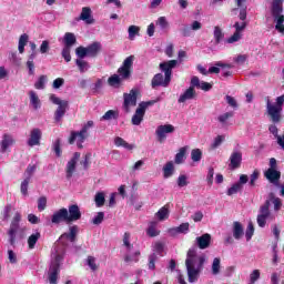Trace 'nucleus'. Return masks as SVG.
<instances>
[{"label":"nucleus","instance_id":"obj_1","mask_svg":"<svg viewBox=\"0 0 284 284\" xmlns=\"http://www.w3.org/2000/svg\"><path fill=\"white\" fill-rule=\"evenodd\" d=\"M205 265V255H199L196 248H190L186 254L185 267L189 283H196Z\"/></svg>","mask_w":284,"mask_h":284},{"label":"nucleus","instance_id":"obj_2","mask_svg":"<svg viewBox=\"0 0 284 284\" xmlns=\"http://www.w3.org/2000/svg\"><path fill=\"white\" fill-rule=\"evenodd\" d=\"M61 265H63V251L61 247L55 246L51 253V262L47 272L49 284L59 283V274H61Z\"/></svg>","mask_w":284,"mask_h":284},{"label":"nucleus","instance_id":"obj_3","mask_svg":"<svg viewBox=\"0 0 284 284\" xmlns=\"http://www.w3.org/2000/svg\"><path fill=\"white\" fill-rule=\"evenodd\" d=\"M176 63H179L176 60L160 63V70L164 72V78L161 73H156L151 81L153 89L159 87L168 88L170 85V81H172V70L176 68Z\"/></svg>","mask_w":284,"mask_h":284},{"label":"nucleus","instance_id":"obj_4","mask_svg":"<svg viewBox=\"0 0 284 284\" xmlns=\"http://www.w3.org/2000/svg\"><path fill=\"white\" fill-rule=\"evenodd\" d=\"M273 203L275 212H278L281 210V206L283 203L278 197L274 195V193L268 194V199L265 201V203L260 207V213L257 215V225L258 227H265L267 224V221H271L274 219L272 216V213L270 212V205Z\"/></svg>","mask_w":284,"mask_h":284},{"label":"nucleus","instance_id":"obj_5","mask_svg":"<svg viewBox=\"0 0 284 284\" xmlns=\"http://www.w3.org/2000/svg\"><path fill=\"white\" fill-rule=\"evenodd\" d=\"M130 233L125 232L123 235V247H124V263H139V256H141V251L134 250V245L130 243Z\"/></svg>","mask_w":284,"mask_h":284},{"label":"nucleus","instance_id":"obj_6","mask_svg":"<svg viewBox=\"0 0 284 284\" xmlns=\"http://www.w3.org/2000/svg\"><path fill=\"white\" fill-rule=\"evenodd\" d=\"M154 103H156V100L140 102L138 109L135 110V113L131 119L132 125H139L140 123H143V116H145V111L150 106L154 105Z\"/></svg>","mask_w":284,"mask_h":284},{"label":"nucleus","instance_id":"obj_7","mask_svg":"<svg viewBox=\"0 0 284 284\" xmlns=\"http://www.w3.org/2000/svg\"><path fill=\"white\" fill-rule=\"evenodd\" d=\"M50 101L58 105V109L54 112V120L57 122L61 121L65 116V111L68 110L69 102L68 100H60L55 94L50 95Z\"/></svg>","mask_w":284,"mask_h":284},{"label":"nucleus","instance_id":"obj_8","mask_svg":"<svg viewBox=\"0 0 284 284\" xmlns=\"http://www.w3.org/2000/svg\"><path fill=\"white\" fill-rule=\"evenodd\" d=\"M134 65V55H129L118 69V75L122 78V81H128L132 77V68Z\"/></svg>","mask_w":284,"mask_h":284},{"label":"nucleus","instance_id":"obj_9","mask_svg":"<svg viewBox=\"0 0 284 284\" xmlns=\"http://www.w3.org/2000/svg\"><path fill=\"white\" fill-rule=\"evenodd\" d=\"M138 95L139 91L136 89H132L129 93L123 94V110L126 114L130 113V108H135Z\"/></svg>","mask_w":284,"mask_h":284},{"label":"nucleus","instance_id":"obj_10","mask_svg":"<svg viewBox=\"0 0 284 284\" xmlns=\"http://www.w3.org/2000/svg\"><path fill=\"white\" fill-rule=\"evenodd\" d=\"M79 159H81V153L75 152L67 163L65 176L69 181L74 176V172H77V163H79Z\"/></svg>","mask_w":284,"mask_h":284},{"label":"nucleus","instance_id":"obj_11","mask_svg":"<svg viewBox=\"0 0 284 284\" xmlns=\"http://www.w3.org/2000/svg\"><path fill=\"white\" fill-rule=\"evenodd\" d=\"M174 130H175L174 125H172V124L159 125L155 130L158 141L160 143H163V141H165V139H168V134L174 133Z\"/></svg>","mask_w":284,"mask_h":284},{"label":"nucleus","instance_id":"obj_12","mask_svg":"<svg viewBox=\"0 0 284 284\" xmlns=\"http://www.w3.org/2000/svg\"><path fill=\"white\" fill-rule=\"evenodd\" d=\"M229 161L230 170H239V168H241V163H243V153L239 150L233 151L230 155Z\"/></svg>","mask_w":284,"mask_h":284},{"label":"nucleus","instance_id":"obj_13","mask_svg":"<svg viewBox=\"0 0 284 284\" xmlns=\"http://www.w3.org/2000/svg\"><path fill=\"white\" fill-rule=\"evenodd\" d=\"M67 217H68V223H74L77 221H80L81 209H79V205L77 204L69 205V209L67 210Z\"/></svg>","mask_w":284,"mask_h":284},{"label":"nucleus","instance_id":"obj_14","mask_svg":"<svg viewBox=\"0 0 284 284\" xmlns=\"http://www.w3.org/2000/svg\"><path fill=\"white\" fill-rule=\"evenodd\" d=\"M70 223L68 222V209L63 207L58 210L57 212L53 213L51 217V223L54 225H59V223Z\"/></svg>","mask_w":284,"mask_h":284},{"label":"nucleus","instance_id":"obj_15","mask_svg":"<svg viewBox=\"0 0 284 284\" xmlns=\"http://www.w3.org/2000/svg\"><path fill=\"white\" fill-rule=\"evenodd\" d=\"M14 143H17V141L14 140V136H12V134L10 133H4L2 135V140L0 141V152H2V154H6V151L9 148H12Z\"/></svg>","mask_w":284,"mask_h":284},{"label":"nucleus","instance_id":"obj_16","mask_svg":"<svg viewBox=\"0 0 284 284\" xmlns=\"http://www.w3.org/2000/svg\"><path fill=\"white\" fill-rule=\"evenodd\" d=\"M41 136H43L41 129H32L29 140L27 142L29 148H34V145H41Z\"/></svg>","mask_w":284,"mask_h":284},{"label":"nucleus","instance_id":"obj_17","mask_svg":"<svg viewBox=\"0 0 284 284\" xmlns=\"http://www.w3.org/2000/svg\"><path fill=\"white\" fill-rule=\"evenodd\" d=\"M85 139H88V135L81 133L80 131H72L71 136L69 138L70 145H74V141H77V146L79 150L83 149V143L85 142Z\"/></svg>","mask_w":284,"mask_h":284},{"label":"nucleus","instance_id":"obj_18","mask_svg":"<svg viewBox=\"0 0 284 284\" xmlns=\"http://www.w3.org/2000/svg\"><path fill=\"white\" fill-rule=\"evenodd\" d=\"M271 13L274 20L284 19L282 0H273L272 7H271Z\"/></svg>","mask_w":284,"mask_h":284},{"label":"nucleus","instance_id":"obj_19","mask_svg":"<svg viewBox=\"0 0 284 284\" xmlns=\"http://www.w3.org/2000/svg\"><path fill=\"white\" fill-rule=\"evenodd\" d=\"M196 90L192 87H189L178 99V103H186V101H193L196 99Z\"/></svg>","mask_w":284,"mask_h":284},{"label":"nucleus","instance_id":"obj_20","mask_svg":"<svg viewBox=\"0 0 284 284\" xmlns=\"http://www.w3.org/2000/svg\"><path fill=\"white\" fill-rule=\"evenodd\" d=\"M235 3L237 8L232 9V12H236V10H240V20L245 21L247 19V0H235Z\"/></svg>","mask_w":284,"mask_h":284},{"label":"nucleus","instance_id":"obj_21","mask_svg":"<svg viewBox=\"0 0 284 284\" xmlns=\"http://www.w3.org/2000/svg\"><path fill=\"white\" fill-rule=\"evenodd\" d=\"M212 241V235L205 233L195 239V243L200 250H207L210 247V243Z\"/></svg>","mask_w":284,"mask_h":284},{"label":"nucleus","instance_id":"obj_22","mask_svg":"<svg viewBox=\"0 0 284 284\" xmlns=\"http://www.w3.org/2000/svg\"><path fill=\"white\" fill-rule=\"evenodd\" d=\"M265 178L270 183H273V185L278 186V181L281 180V173L276 169H268L265 172Z\"/></svg>","mask_w":284,"mask_h":284},{"label":"nucleus","instance_id":"obj_23","mask_svg":"<svg viewBox=\"0 0 284 284\" xmlns=\"http://www.w3.org/2000/svg\"><path fill=\"white\" fill-rule=\"evenodd\" d=\"M233 239L235 241H241L243 236L245 235V229H243V224L241 222H233Z\"/></svg>","mask_w":284,"mask_h":284},{"label":"nucleus","instance_id":"obj_24","mask_svg":"<svg viewBox=\"0 0 284 284\" xmlns=\"http://www.w3.org/2000/svg\"><path fill=\"white\" fill-rule=\"evenodd\" d=\"M80 21H84L89 26L94 23V18H92V9L90 7H83L80 14Z\"/></svg>","mask_w":284,"mask_h":284},{"label":"nucleus","instance_id":"obj_25","mask_svg":"<svg viewBox=\"0 0 284 284\" xmlns=\"http://www.w3.org/2000/svg\"><path fill=\"white\" fill-rule=\"evenodd\" d=\"M190 232V223H182L180 226L169 230L171 236H176V234H187Z\"/></svg>","mask_w":284,"mask_h":284},{"label":"nucleus","instance_id":"obj_26","mask_svg":"<svg viewBox=\"0 0 284 284\" xmlns=\"http://www.w3.org/2000/svg\"><path fill=\"white\" fill-rule=\"evenodd\" d=\"M101 52V42H93L87 47L88 57L94 59Z\"/></svg>","mask_w":284,"mask_h":284},{"label":"nucleus","instance_id":"obj_27","mask_svg":"<svg viewBox=\"0 0 284 284\" xmlns=\"http://www.w3.org/2000/svg\"><path fill=\"white\" fill-rule=\"evenodd\" d=\"M77 234H79V226L72 225L69 227L68 233L61 235V239H68L71 243H74V241H77Z\"/></svg>","mask_w":284,"mask_h":284},{"label":"nucleus","instance_id":"obj_28","mask_svg":"<svg viewBox=\"0 0 284 284\" xmlns=\"http://www.w3.org/2000/svg\"><path fill=\"white\" fill-rule=\"evenodd\" d=\"M28 41H30V36L28 33H23L20 36L18 41V51L20 54L26 52V47L28 45Z\"/></svg>","mask_w":284,"mask_h":284},{"label":"nucleus","instance_id":"obj_29","mask_svg":"<svg viewBox=\"0 0 284 284\" xmlns=\"http://www.w3.org/2000/svg\"><path fill=\"white\" fill-rule=\"evenodd\" d=\"M30 105H32L33 110H40L41 108V99L34 91H29Z\"/></svg>","mask_w":284,"mask_h":284},{"label":"nucleus","instance_id":"obj_30","mask_svg":"<svg viewBox=\"0 0 284 284\" xmlns=\"http://www.w3.org/2000/svg\"><path fill=\"white\" fill-rule=\"evenodd\" d=\"M64 48H72L77 43V36L72 32H67L63 38Z\"/></svg>","mask_w":284,"mask_h":284},{"label":"nucleus","instance_id":"obj_31","mask_svg":"<svg viewBox=\"0 0 284 284\" xmlns=\"http://www.w3.org/2000/svg\"><path fill=\"white\" fill-rule=\"evenodd\" d=\"M155 216L158 221H166V219H170V209L168 205H164L161 207L156 213Z\"/></svg>","mask_w":284,"mask_h":284},{"label":"nucleus","instance_id":"obj_32","mask_svg":"<svg viewBox=\"0 0 284 284\" xmlns=\"http://www.w3.org/2000/svg\"><path fill=\"white\" fill-rule=\"evenodd\" d=\"M213 37H214L216 45H219V43H221V41H223V39H225V33L223 32V29H221V27L215 26L214 30H213Z\"/></svg>","mask_w":284,"mask_h":284},{"label":"nucleus","instance_id":"obj_33","mask_svg":"<svg viewBox=\"0 0 284 284\" xmlns=\"http://www.w3.org/2000/svg\"><path fill=\"white\" fill-rule=\"evenodd\" d=\"M108 83L111 88H121L123 80L119 74H113L108 79Z\"/></svg>","mask_w":284,"mask_h":284},{"label":"nucleus","instance_id":"obj_34","mask_svg":"<svg viewBox=\"0 0 284 284\" xmlns=\"http://www.w3.org/2000/svg\"><path fill=\"white\" fill-rule=\"evenodd\" d=\"M211 273L213 276H219L221 274V258L214 257L211 265Z\"/></svg>","mask_w":284,"mask_h":284},{"label":"nucleus","instance_id":"obj_35","mask_svg":"<svg viewBox=\"0 0 284 284\" xmlns=\"http://www.w3.org/2000/svg\"><path fill=\"white\" fill-rule=\"evenodd\" d=\"M174 174V162L170 161L163 166L164 179H170Z\"/></svg>","mask_w":284,"mask_h":284},{"label":"nucleus","instance_id":"obj_36","mask_svg":"<svg viewBox=\"0 0 284 284\" xmlns=\"http://www.w3.org/2000/svg\"><path fill=\"white\" fill-rule=\"evenodd\" d=\"M39 239H41V233L38 231L29 236L28 239L29 250H34Z\"/></svg>","mask_w":284,"mask_h":284},{"label":"nucleus","instance_id":"obj_37","mask_svg":"<svg viewBox=\"0 0 284 284\" xmlns=\"http://www.w3.org/2000/svg\"><path fill=\"white\" fill-rule=\"evenodd\" d=\"M116 148H124L125 150H134V144L128 143L123 138L116 136L114 139Z\"/></svg>","mask_w":284,"mask_h":284},{"label":"nucleus","instance_id":"obj_38","mask_svg":"<svg viewBox=\"0 0 284 284\" xmlns=\"http://www.w3.org/2000/svg\"><path fill=\"white\" fill-rule=\"evenodd\" d=\"M232 116H234V112H232V111L225 112L217 116V121H219V123H221L222 128H225V125H227V121H230V119H232Z\"/></svg>","mask_w":284,"mask_h":284},{"label":"nucleus","instance_id":"obj_39","mask_svg":"<svg viewBox=\"0 0 284 284\" xmlns=\"http://www.w3.org/2000/svg\"><path fill=\"white\" fill-rule=\"evenodd\" d=\"M216 67H211L209 69V74H219V72H221L220 68H227V70H231L232 64H227V63H223V62H217L215 64Z\"/></svg>","mask_w":284,"mask_h":284},{"label":"nucleus","instance_id":"obj_40","mask_svg":"<svg viewBox=\"0 0 284 284\" xmlns=\"http://www.w3.org/2000/svg\"><path fill=\"white\" fill-rule=\"evenodd\" d=\"M75 65L78 67V70L81 72V74L88 72L90 70V63L85 60L77 59Z\"/></svg>","mask_w":284,"mask_h":284},{"label":"nucleus","instance_id":"obj_41","mask_svg":"<svg viewBox=\"0 0 284 284\" xmlns=\"http://www.w3.org/2000/svg\"><path fill=\"white\" fill-rule=\"evenodd\" d=\"M185 152H187V149L185 146H183L175 154L174 161H175L176 165H181V163H183V161H185Z\"/></svg>","mask_w":284,"mask_h":284},{"label":"nucleus","instance_id":"obj_42","mask_svg":"<svg viewBox=\"0 0 284 284\" xmlns=\"http://www.w3.org/2000/svg\"><path fill=\"white\" fill-rule=\"evenodd\" d=\"M139 32H141V28H139L136 26H130L128 29L130 41H134V39H136V37H139Z\"/></svg>","mask_w":284,"mask_h":284},{"label":"nucleus","instance_id":"obj_43","mask_svg":"<svg viewBox=\"0 0 284 284\" xmlns=\"http://www.w3.org/2000/svg\"><path fill=\"white\" fill-rule=\"evenodd\" d=\"M20 222H21V213L16 212L9 230L19 232V223Z\"/></svg>","mask_w":284,"mask_h":284},{"label":"nucleus","instance_id":"obj_44","mask_svg":"<svg viewBox=\"0 0 284 284\" xmlns=\"http://www.w3.org/2000/svg\"><path fill=\"white\" fill-rule=\"evenodd\" d=\"M112 119H119V112L109 110L101 116V121H112Z\"/></svg>","mask_w":284,"mask_h":284},{"label":"nucleus","instance_id":"obj_45","mask_svg":"<svg viewBox=\"0 0 284 284\" xmlns=\"http://www.w3.org/2000/svg\"><path fill=\"white\" fill-rule=\"evenodd\" d=\"M191 159L193 163H199L203 159V152L201 149H193L191 151Z\"/></svg>","mask_w":284,"mask_h":284},{"label":"nucleus","instance_id":"obj_46","mask_svg":"<svg viewBox=\"0 0 284 284\" xmlns=\"http://www.w3.org/2000/svg\"><path fill=\"white\" fill-rule=\"evenodd\" d=\"M239 192H243V185L235 183L227 190L226 194L227 196H234V194H239Z\"/></svg>","mask_w":284,"mask_h":284},{"label":"nucleus","instance_id":"obj_47","mask_svg":"<svg viewBox=\"0 0 284 284\" xmlns=\"http://www.w3.org/2000/svg\"><path fill=\"white\" fill-rule=\"evenodd\" d=\"M45 83H48V77L40 75L38 81L34 83L36 90H45Z\"/></svg>","mask_w":284,"mask_h":284},{"label":"nucleus","instance_id":"obj_48","mask_svg":"<svg viewBox=\"0 0 284 284\" xmlns=\"http://www.w3.org/2000/svg\"><path fill=\"white\" fill-rule=\"evenodd\" d=\"M94 202L97 207H103L105 205V194L103 192H99L95 194Z\"/></svg>","mask_w":284,"mask_h":284},{"label":"nucleus","instance_id":"obj_49","mask_svg":"<svg viewBox=\"0 0 284 284\" xmlns=\"http://www.w3.org/2000/svg\"><path fill=\"white\" fill-rule=\"evenodd\" d=\"M146 234L151 237L159 236V234H161V232L156 230V222L150 223Z\"/></svg>","mask_w":284,"mask_h":284},{"label":"nucleus","instance_id":"obj_50","mask_svg":"<svg viewBox=\"0 0 284 284\" xmlns=\"http://www.w3.org/2000/svg\"><path fill=\"white\" fill-rule=\"evenodd\" d=\"M34 172H37V164H29L27 170L24 171V179L27 181H30V179H32V175L34 174Z\"/></svg>","mask_w":284,"mask_h":284},{"label":"nucleus","instance_id":"obj_51","mask_svg":"<svg viewBox=\"0 0 284 284\" xmlns=\"http://www.w3.org/2000/svg\"><path fill=\"white\" fill-rule=\"evenodd\" d=\"M87 265L92 270V272H97L99 270V266L97 265V258L94 256H88L87 257Z\"/></svg>","mask_w":284,"mask_h":284},{"label":"nucleus","instance_id":"obj_52","mask_svg":"<svg viewBox=\"0 0 284 284\" xmlns=\"http://www.w3.org/2000/svg\"><path fill=\"white\" fill-rule=\"evenodd\" d=\"M75 54L78 57V59H85V57H88V48L87 47H78L75 49Z\"/></svg>","mask_w":284,"mask_h":284},{"label":"nucleus","instance_id":"obj_53","mask_svg":"<svg viewBox=\"0 0 284 284\" xmlns=\"http://www.w3.org/2000/svg\"><path fill=\"white\" fill-rule=\"evenodd\" d=\"M19 231H14V230H10L8 231V236H9V243L10 245H12V247H14V245H17V233Z\"/></svg>","mask_w":284,"mask_h":284},{"label":"nucleus","instance_id":"obj_54","mask_svg":"<svg viewBox=\"0 0 284 284\" xmlns=\"http://www.w3.org/2000/svg\"><path fill=\"white\" fill-rule=\"evenodd\" d=\"M72 48L70 47H63L62 49V57L64 58V61H67V63H70V61H72V55L70 54Z\"/></svg>","mask_w":284,"mask_h":284},{"label":"nucleus","instance_id":"obj_55","mask_svg":"<svg viewBox=\"0 0 284 284\" xmlns=\"http://www.w3.org/2000/svg\"><path fill=\"white\" fill-rule=\"evenodd\" d=\"M252 236H254V224L250 222L245 231L246 241H252Z\"/></svg>","mask_w":284,"mask_h":284},{"label":"nucleus","instance_id":"obj_56","mask_svg":"<svg viewBox=\"0 0 284 284\" xmlns=\"http://www.w3.org/2000/svg\"><path fill=\"white\" fill-rule=\"evenodd\" d=\"M241 39H242V34L240 32H234L233 36H231L225 40V43H229V44L236 43L241 41Z\"/></svg>","mask_w":284,"mask_h":284},{"label":"nucleus","instance_id":"obj_57","mask_svg":"<svg viewBox=\"0 0 284 284\" xmlns=\"http://www.w3.org/2000/svg\"><path fill=\"white\" fill-rule=\"evenodd\" d=\"M156 26H160L161 30H168L170 28V22L165 17H160L156 21Z\"/></svg>","mask_w":284,"mask_h":284},{"label":"nucleus","instance_id":"obj_58","mask_svg":"<svg viewBox=\"0 0 284 284\" xmlns=\"http://www.w3.org/2000/svg\"><path fill=\"white\" fill-rule=\"evenodd\" d=\"M48 207V199L45 196H41L38 200V210L39 212H43Z\"/></svg>","mask_w":284,"mask_h":284},{"label":"nucleus","instance_id":"obj_59","mask_svg":"<svg viewBox=\"0 0 284 284\" xmlns=\"http://www.w3.org/2000/svg\"><path fill=\"white\" fill-rule=\"evenodd\" d=\"M275 30H277V32H280L281 34H284V18H278L275 19Z\"/></svg>","mask_w":284,"mask_h":284},{"label":"nucleus","instance_id":"obj_60","mask_svg":"<svg viewBox=\"0 0 284 284\" xmlns=\"http://www.w3.org/2000/svg\"><path fill=\"white\" fill-rule=\"evenodd\" d=\"M225 141V136L224 135H217L213 143L211 144V148L213 150H216V148H220V145Z\"/></svg>","mask_w":284,"mask_h":284},{"label":"nucleus","instance_id":"obj_61","mask_svg":"<svg viewBox=\"0 0 284 284\" xmlns=\"http://www.w3.org/2000/svg\"><path fill=\"white\" fill-rule=\"evenodd\" d=\"M105 219V213L99 212L92 220L93 225H101Z\"/></svg>","mask_w":284,"mask_h":284},{"label":"nucleus","instance_id":"obj_62","mask_svg":"<svg viewBox=\"0 0 284 284\" xmlns=\"http://www.w3.org/2000/svg\"><path fill=\"white\" fill-rule=\"evenodd\" d=\"M9 78H10V71L6 67L1 65L0 67V81H6Z\"/></svg>","mask_w":284,"mask_h":284},{"label":"nucleus","instance_id":"obj_63","mask_svg":"<svg viewBox=\"0 0 284 284\" xmlns=\"http://www.w3.org/2000/svg\"><path fill=\"white\" fill-rule=\"evenodd\" d=\"M189 183L187 175L182 174L178 178V187H186Z\"/></svg>","mask_w":284,"mask_h":284},{"label":"nucleus","instance_id":"obj_64","mask_svg":"<svg viewBox=\"0 0 284 284\" xmlns=\"http://www.w3.org/2000/svg\"><path fill=\"white\" fill-rule=\"evenodd\" d=\"M53 151L55 153V155L59 158L61 156V140L58 139L54 143H53Z\"/></svg>","mask_w":284,"mask_h":284}]
</instances>
